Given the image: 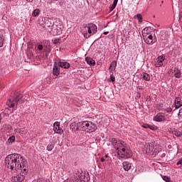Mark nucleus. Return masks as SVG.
<instances>
[{
  "instance_id": "f257e3e1",
  "label": "nucleus",
  "mask_w": 182,
  "mask_h": 182,
  "mask_svg": "<svg viewBox=\"0 0 182 182\" xmlns=\"http://www.w3.org/2000/svg\"><path fill=\"white\" fill-rule=\"evenodd\" d=\"M5 167L12 171L21 170L23 174L28 173V161L19 154H11L5 158Z\"/></svg>"
},
{
  "instance_id": "f03ea898",
  "label": "nucleus",
  "mask_w": 182,
  "mask_h": 182,
  "mask_svg": "<svg viewBox=\"0 0 182 182\" xmlns=\"http://www.w3.org/2000/svg\"><path fill=\"white\" fill-rule=\"evenodd\" d=\"M26 100H28L25 97L23 98V96H22L21 93L17 92L9 99L7 105L9 107H13L14 109H16V107H18V105L23 103V102H25Z\"/></svg>"
},
{
  "instance_id": "7ed1b4c3",
  "label": "nucleus",
  "mask_w": 182,
  "mask_h": 182,
  "mask_svg": "<svg viewBox=\"0 0 182 182\" xmlns=\"http://www.w3.org/2000/svg\"><path fill=\"white\" fill-rule=\"evenodd\" d=\"M79 126L82 132H87V133H93V132L97 130L96 124H93L92 122L89 121L79 122Z\"/></svg>"
},
{
  "instance_id": "20e7f679",
  "label": "nucleus",
  "mask_w": 182,
  "mask_h": 182,
  "mask_svg": "<svg viewBox=\"0 0 182 182\" xmlns=\"http://www.w3.org/2000/svg\"><path fill=\"white\" fill-rule=\"evenodd\" d=\"M156 141H151L146 144L144 148L143 149V152L146 154H150L151 156L154 155V153H159L157 150V146H154Z\"/></svg>"
},
{
  "instance_id": "39448f33",
  "label": "nucleus",
  "mask_w": 182,
  "mask_h": 182,
  "mask_svg": "<svg viewBox=\"0 0 182 182\" xmlns=\"http://www.w3.org/2000/svg\"><path fill=\"white\" fill-rule=\"evenodd\" d=\"M50 33L53 35V36H58V35H62V28L58 26L54 25L50 31Z\"/></svg>"
},
{
  "instance_id": "423d86ee",
  "label": "nucleus",
  "mask_w": 182,
  "mask_h": 182,
  "mask_svg": "<svg viewBox=\"0 0 182 182\" xmlns=\"http://www.w3.org/2000/svg\"><path fill=\"white\" fill-rule=\"evenodd\" d=\"M53 75L54 76H59L60 75V66L58 62H55L53 67Z\"/></svg>"
},
{
  "instance_id": "0eeeda50",
  "label": "nucleus",
  "mask_w": 182,
  "mask_h": 182,
  "mask_svg": "<svg viewBox=\"0 0 182 182\" xmlns=\"http://www.w3.org/2000/svg\"><path fill=\"white\" fill-rule=\"evenodd\" d=\"M54 26H55V21H53V19L50 18H47L46 23L43 26V28H45V29H48V28H53Z\"/></svg>"
},
{
  "instance_id": "6e6552de",
  "label": "nucleus",
  "mask_w": 182,
  "mask_h": 182,
  "mask_svg": "<svg viewBox=\"0 0 182 182\" xmlns=\"http://www.w3.org/2000/svg\"><path fill=\"white\" fill-rule=\"evenodd\" d=\"M60 123L59 122H56L53 124V130L55 133H58V134H62L63 133V129H60Z\"/></svg>"
},
{
  "instance_id": "1a4fd4ad",
  "label": "nucleus",
  "mask_w": 182,
  "mask_h": 182,
  "mask_svg": "<svg viewBox=\"0 0 182 182\" xmlns=\"http://www.w3.org/2000/svg\"><path fill=\"white\" fill-rule=\"evenodd\" d=\"M122 154V156H125L127 157H132V151H130V149H129V148L127 147H123L122 149H121Z\"/></svg>"
},
{
  "instance_id": "9d476101",
  "label": "nucleus",
  "mask_w": 182,
  "mask_h": 182,
  "mask_svg": "<svg viewBox=\"0 0 182 182\" xmlns=\"http://www.w3.org/2000/svg\"><path fill=\"white\" fill-rule=\"evenodd\" d=\"M77 182H89V177H86L85 173H78Z\"/></svg>"
},
{
  "instance_id": "9b49d317",
  "label": "nucleus",
  "mask_w": 182,
  "mask_h": 182,
  "mask_svg": "<svg viewBox=\"0 0 182 182\" xmlns=\"http://www.w3.org/2000/svg\"><path fill=\"white\" fill-rule=\"evenodd\" d=\"M146 43L147 45H152L153 43H156L157 42V38H153V36L149 35L146 39H145Z\"/></svg>"
},
{
  "instance_id": "f8f14e48",
  "label": "nucleus",
  "mask_w": 182,
  "mask_h": 182,
  "mask_svg": "<svg viewBox=\"0 0 182 182\" xmlns=\"http://www.w3.org/2000/svg\"><path fill=\"white\" fill-rule=\"evenodd\" d=\"M58 64L60 68H62L63 69H69V68H70V63L62 61L60 60H59V62H58Z\"/></svg>"
},
{
  "instance_id": "ddd939ff",
  "label": "nucleus",
  "mask_w": 182,
  "mask_h": 182,
  "mask_svg": "<svg viewBox=\"0 0 182 182\" xmlns=\"http://www.w3.org/2000/svg\"><path fill=\"white\" fill-rule=\"evenodd\" d=\"M159 39L160 41H167L168 39V31H161Z\"/></svg>"
},
{
  "instance_id": "4468645a",
  "label": "nucleus",
  "mask_w": 182,
  "mask_h": 182,
  "mask_svg": "<svg viewBox=\"0 0 182 182\" xmlns=\"http://www.w3.org/2000/svg\"><path fill=\"white\" fill-rule=\"evenodd\" d=\"M70 129L73 132H77V130H81L80 126H79V122L78 123H76V122L71 123L70 125Z\"/></svg>"
},
{
  "instance_id": "2eb2a0df",
  "label": "nucleus",
  "mask_w": 182,
  "mask_h": 182,
  "mask_svg": "<svg viewBox=\"0 0 182 182\" xmlns=\"http://www.w3.org/2000/svg\"><path fill=\"white\" fill-rule=\"evenodd\" d=\"M12 180H14L15 182H22L23 180H25V175H22L21 173L18 174L13 177Z\"/></svg>"
},
{
  "instance_id": "dca6fc26",
  "label": "nucleus",
  "mask_w": 182,
  "mask_h": 182,
  "mask_svg": "<svg viewBox=\"0 0 182 182\" xmlns=\"http://www.w3.org/2000/svg\"><path fill=\"white\" fill-rule=\"evenodd\" d=\"M155 122H165L166 117L160 113L157 114L156 116L154 117Z\"/></svg>"
},
{
  "instance_id": "f3484780",
  "label": "nucleus",
  "mask_w": 182,
  "mask_h": 182,
  "mask_svg": "<svg viewBox=\"0 0 182 182\" xmlns=\"http://www.w3.org/2000/svg\"><path fill=\"white\" fill-rule=\"evenodd\" d=\"M122 166H123L124 170H125V171H129V170H130V168H132V164H130V162H129V161H124L122 163Z\"/></svg>"
},
{
  "instance_id": "a211bd4d",
  "label": "nucleus",
  "mask_w": 182,
  "mask_h": 182,
  "mask_svg": "<svg viewBox=\"0 0 182 182\" xmlns=\"http://www.w3.org/2000/svg\"><path fill=\"white\" fill-rule=\"evenodd\" d=\"M182 104H181V98L180 97H176L175 99V107L176 109H179V107H181Z\"/></svg>"
},
{
  "instance_id": "6ab92c4d",
  "label": "nucleus",
  "mask_w": 182,
  "mask_h": 182,
  "mask_svg": "<svg viewBox=\"0 0 182 182\" xmlns=\"http://www.w3.org/2000/svg\"><path fill=\"white\" fill-rule=\"evenodd\" d=\"M164 61V57L160 55L158 57V64H156V68H160L163 66V62Z\"/></svg>"
},
{
  "instance_id": "aec40b11",
  "label": "nucleus",
  "mask_w": 182,
  "mask_h": 182,
  "mask_svg": "<svg viewBox=\"0 0 182 182\" xmlns=\"http://www.w3.org/2000/svg\"><path fill=\"white\" fill-rule=\"evenodd\" d=\"M116 66H117V61L113 60L110 64L109 70H111V72H114V70H116Z\"/></svg>"
},
{
  "instance_id": "412c9836",
  "label": "nucleus",
  "mask_w": 182,
  "mask_h": 182,
  "mask_svg": "<svg viewBox=\"0 0 182 182\" xmlns=\"http://www.w3.org/2000/svg\"><path fill=\"white\" fill-rule=\"evenodd\" d=\"M85 60L87 63L91 66H95V65H96V62H95V60H93L92 58L87 57L85 58Z\"/></svg>"
},
{
  "instance_id": "4be33fe9",
  "label": "nucleus",
  "mask_w": 182,
  "mask_h": 182,
  "mask_svg": "<svg viewBox=\"0 0 182 182\" xmlns=\"http://www.w3.org/2000/svg\"><path fill=\"white\" fill-rule=\"evenodd\" d=\"M173 73H174L175 77H176L177 79H180V77H181V71H180L178 68H175L173 70Z\"/></svg>"
},
{
  "instance_id": "5701e85b",
  "label": "nucleus",
  "mask_w": 182,
  "mask_h": 182,
  "mask_svg": "<svg viewBox=\"0 0 182 182\" xmlns=\"http://www.w3.org/2000/svg\"><path fill=\"white\" fill-rule=\"evenodd\" d=\"M88 27L92 31V35L97 32V26L93 23L88 24Z\"/></svg>"
},
{
  "instance_id": "b1692460",
  "label": "nucleus",
  "mask_w": 182,
  "mask_h": 182,
  "mask_svg": "<svg viewBox=\"0 0 182 182\" xmlns=\"http://www.w3.org/2000/svg\"><path fill=\"white\" fill-rule=\"evenodd\" d=\"M46 17H40L38 18V23L41 25V26H45V23L46 22Z\"/></svg>"
},
{
  "instance_id": "393cba45",
  "label": "nucleus",
  "mask_w": 182,
  "mask_h": 182,
  "mask_svg": "<svg viewBox=\"0 0 182 182\" xmlns=\"http://www.w3.org/2000/svg\"><path fill=\"white\" fill-rule=\"evenodd\" d=\"M141 76H142V79H144V80H146V82H149L150 75L149 73H143Z\"/></svg>"
},
{
  "instance_id": "a878e982",
  "label": "nucleus",
  "mask_w": 182,
  "mask_h": 182,
  "mask_svg": "<svg viewBox=\"0 0 182 182\" xmlns=\"http://www.w3.org/2000/svg\"><path fill=\"white\" fill-rule=\"evenodd\" d=\"M150 32H151V27H146L142 30V33L145 35H150Z\"/></svg>"
},
{
  "instance_id": "bb28decb",
  "label": "nucleus",
  "mask_w": 182,
  "mask_h": 182,
  "mask_svg": "<svg viewBox=\"0 0 182 182\" xmlns=\"http://www.w3.org/2000/svg\"><path fill=\"white\" fill-rule=\"evenodd\" d=\"M54 148L55 144H53V142H50V144L47 146L48 151H52V150H53Z\"/></svg>"
},
{
  "instance_id": "cd10ccee",
  "label": "nucleus",
  "mask_w": 182,
  "mask_h": 182,
  "mask_svg": "<svg viewBox=\"0 0 182 182\" xmlns=\"http://www.w3.org/2000/svg\"><path fill=\"white\" fill-rule=\"evenodd\" d=\"M173 134H174L175 136H176V137H181L182 136V132L177 130V129H174L173 132H172Z\"/></svg>"
},
{
  "instance_id": "c85d7f7f",
  "label": "nucleus",
  "mask_w": 182,
  "mask_h": 182,
  "mask_svg": "<svg viewBox=\"0 0 182 182\" xmlns=\"http://www.w3.org/2000/svg\"><path fill=\"white\" fill-rule=\"evenodd\" d=\"M117 2H119V0H114V2L112 5V6L109 7V11H113L117 6Z\"/></svg>"
},
{
  "instance_id": "c756f323",
  "label": "nucleus",
  "mask_w": 182,
  "mask_h": 182,
  "mask_svg": "<svg viewBox=\"0 0 182 182\" xmlns=\"http://www.w3.org/2000/svg\"><path fill=\"white\" fill-rule=\"evenodd\" d=\"M39 14H41V10H39L38 9H36L33 11L32 16L34 17H36L38 16V15H39Z\"/></svg>"
},
{
  "instance_id": "7c9ffc66",
  "label": "nucleus",
  "mask_w": 182,
  "mask_h": 182,
  "mask_svg": "<svg viewBox=\"0 0 182 182\" xmlns=\"http://www.w3.org/2000/svg\"><path fill=\"white\" fill-rule=\"evenodd\" d=\"M136 18H137V19H138V22H139V23H141L143 22V16H141V14H137L136 15Z\"/></svg>"
},
{
  "instance_id": "2f4dec72",
  "label": "nucleus",
  "mask_w": 182,
  "mask_h": 182,
  "mask_svg": "<svg viewBox=\"0 0 182 182\" xmlns=\"http://www.w3.org/2000/svg\"><path fill=\"white\" fill-rule=\"evenodd\" d=\"M17 132L18 133H20L21 134H26V133H28V129H26L25 128H21V129H18Z\"/></svg>"
},
{
  "instance_id": "473e14b6",
  "label": "nucleus",
  "mask_w": 182,
  "mask_h": 182,
  "mask_svg": "<svg viewBox=\"0 0 182 182\" xmlns=\"http://www.w3.org/2000/svg\"><path fill=\"white\" fill-rule=\"evenodd\" d=\"M118 144H120L122 146V147H127V144H126L124 141L122 140H119L118 141Z\"/></svg>"
},
{
  "instance_id": "72a5a7b5",
  "label": "nucleus",
  "mask_w": 182,
  "mask_h": 182,
  "mask_svg": "<svg viewBox=\"0 0 182 182\" xmlns=\"http://www.w3.org/2000/svg\"><path fill=\"white\" fill-rule=\"evenodd\" d=\"M162 178L166 182H171V180L170 179V177H168L167 176H163Z\"/></svg>"
},
{
  "instance_id": "f704fd0d",
  "label": "nucleus",
  "mask_w": 182,
  "mask_h": 182,
  "mask_svg": "<svg viewBox=\"0 0 182 182\" xmlns=\"http://www.w3.org/2000/svg\"><path fill=\"white\" fill-rule=\"evenodd\" d=\"M9 143H14L15 141V136H11L8 139Z\"/></svg>"
},
{
  "instance_id": "c9c22d12",
  "label": "nucleus",
  "mask_w": 182,
  "mask_h": 182,
  "mask_svg": "<svg viewBox=\"0 0 182 182\" xmlns=\"http://www.w3.org/2000/svg\"><path fill=\"white\" fill-rule=\"evenodd\" d=\"M111 143L114 145V146H116V144H117V143H119V141H117L116 139V138H112L111 139Z\"/></svg>"
},
{
  "instance_id": "e433bc0d",
  "label": "nucleus",
  "mask_w": 182,
  "mask_h": 182,
  "mask_svg": "<svg viewBox=\"0 0 182 182\" xmlns=\"http://www.w3.org/2000/svg\"><path fill=\"white\" fill-rule=\"evenodd\" d=\"M2 46H4V37L0 35V48H2Z\"/></svg>"
},
{
  "instance_id": "4c0bfd02",
  "label": "nucleus",
  "mask_w": 182,
  "mask_h": 182,
  "mask_svg": "<svg viewBox=\"0 0 182 182\" xmlns=\"http://www.w3.org/2000/svg\"><path fill=\"white\" fill-rule=\"evenodd\" d=\"M110 80H111V82H115V80H116V77H114L113 73H112V74L110 75Z\"/></svg>"
},
{
  "instance_id": "58836bf2",
  "label": "nucleus",
  "mask_w": 182,
  "mask_h": 182,
  "mask_svg": "<svg viewBox=\"0 0 182 182\" xmlns=\"http://www.w3.org/2000/svg\"><path fill=\"white\" fill-rule=\"evenodd\" d=\"M149 129H150L151 130H156V127L154 125L149 124Z\"/></svg>"
},
{
  "instance_id": "ea45409f",
  "label": "nucleus",
  "mask_w": 182,
  "mask_h": 182,
  "mask_svg": "<svg viewBox=\"0 0 182 182\" xmlns=\"http://www.w3.org/2000/svg\"><path fill=\"white\" fill-rule=\"evenodd\" d=\"M140 97H141V93H140V92H136V99H140Z\"/></svg>"
},
{
  "instance_id": "a19ab883",
  "label": "nucleus",
  "mask_w": 182,
  "mask_h": 182,
  "mask_svg": "<svg viewBox=\"0 0 182 182\" xmlns=\"http://www.w3.org/2000/svg\"><path fill=\"white\" fill-rule=\"evenodd\" d=\"M157 109H158V110H161V111L164 110L163 105H157Z\"/></svg>"
},
{
  "instance_id": "79ce46f5",
  "label": "nucleus",
  "mask_w": 182,
  "mask_h": 182,
  "mask_svg": "<svg viewBox=\"0 0 182 182\" xmlns=\"http://www.w3.org/2000/svg\"><path fill=\"white\" fill-rule=\"evenodd\" d=\"M142 127H144V129H149V127H150V124H144L142 125Z\"/></svg>"
},
{
  "instance_id": "37998d69",
  "label": "nucleus",
  "mask_w": 182,
  "mask_h": 182,
  "mask_svg": "<svg viewBox=\"0 0 182 182\" xmlns=\"http://www.w3.org/2000/svg\"><path fill=\"white\" fill-rule=\"evenodd\" d=\"M120 150H121L120 148L117 147L116 151L117 153V156H120V153H122V151H120Z\"/></svg>"
},
{
  "instance_id": "c03bdc74",
  "label": "nucleus",
  "mask_w": 182,
  "mask_h": 182,
  "mask_svg": "<svg viewBox=\"0 0 182 182\" xmlns=\"http://www.w3.org/2000/svg\"><path fill=\"white\" fill-rule=\"evenodd\" d=\"M87 28L88 29L87 30L88 33L92 36V33L93 31H92V29L89 26H87Z\"/></svg>"
},
{
  "instance_id": "a18cd8bd",
  "label": "nucleus",
  "mask_w": 182,
  "mask_h": 182,
  "mask_svg": "<svg viewBox=\"0 0 182 182\" xmlns=\"http://www.w3.org/2000/svg\"><path fill=\"white\" fill-rule=\"evenodd\" d=\"M90 36H92L90 34L89 35V34H87V33H85L84 34V38H86L87 39L88 38H90Z\"/></svg>"
},
{
  "instance_id": "49530a36",
  "label": "nucleus",
  "mask_w": 182,
  "mask_h": 182,
  "mask_svg": "<svg viewBox=\"0 0 182 182\" xmlns=\"http://www.w3.org/2000/svg\"><path fill=\"white\" fill-rule=\"evenodd\" d=\"M146 102H151V96L149 95L146 97Z\"/></svg>"
},
{
  "instance_id": "de8ad7c7",
  "label": "nucleus",
  "mask_w": 182,
  "mask_h": 182,
  "mask_svg": "<svg viewBox=\"0 0 182 182\" xmlns=\"http://www.w3.org/2000/svg\"><path fill=\"white\" fill-rule=\"evenodd\" d=\"M38 49H39V50H43V46H42V45H38Z\"/></svg>"
},
{
  "instance_id": "09e8293b",
  "label": "nucleus",
  "mask_w": 182,
  "mask_h": 182,
  "mask_svg": "<svg viewBox=\"0 0 182 182\" xmlns=\"http://www.w3.org/2000/svg\"><path fill=\"white\" fill-rule=\"evenodd\" d=\"M179 21L182 23V11L179 13Z\"/></svg>"
},
{
  "instance_id": "8fccbe9b",
  "label": "nucleus",
  "mask_w": 182,
  "mask_h": 182,
  "mask_svg": "<svg viewBox=\"0 0 182 182\" xmlns=\"http://www.w3.org/2000/svg\"><path fill=\"white\" fill-rule=\"evenodd\" d=\"M147 35H149V34L142 33V36H143L144 41H146V38H147Z\"/></svg>"
},
{
  "instance_id": "3c124183",
  "label": "nucleus",
  "mask_w": 182,
  "mask_h": 182,
  "mask_svg": "<svg viewBox=\"0 0 182 182\" xmlns=\"http://www.w3.org/2000/svg\"><path fill=\"white\" fill-rule=\"evenodd\" d=\"M172 109L171 108H167L166 109V111L167 112V113H170L171 112H172Z\"/></svg>"
},
{
  "instance_id": "603ef678",
  "label": "nucleus",
  "mask_w": 182,
  "mask_h": 182,
  "mask_svg": "<svg viewBox=\"0 0 182 182\" xmlns=\"http://www.w3.org/2000/svg\"><path fill=\"white\" fill-rule=\"evenodd\" d=\"M101 161H102V163H103V162L106 161V159L102 157V158H101Z\"/></svg>"
},
{
  "instance_id": "864d4df0",
  "label": "nucleus",
  "mask_w": 182,
  "mask_h": 182,
  "mask_svg": "<svg viewBox=\"0 0 182 182\" xmlns=\"http://www.w3.org/2000/svg\"><path fill=\"white\" fill-rule=\"evenodd\" d=\"M137 89H139V90H141L143 89V87L142 86H139V87H137Z\"/></svg>"
},
{
  "instance_id": "5fc2aeb1",
  "label": "nucleus",
  "mask_w": 182,
  "mask_h": 182,
  "mask_svg": "<svg viewBox=\"0 0 182 182\" xmlns=\"http://www.w3.org/2000/svg\"><path fill=\"white\" fill-rule=\"evenodd\" d=\"M182 114V108H181L180 109H179V113H178V116H180V114Z\"/></svg>"
},
{
  "instance_id": "6e6d98bb",
  "label": "nucleus",
  "mask_w": 182,
  "mask_h": 182,
  "mask_svg": "<svg viewBox=\"0 0 182 182\" xmlns=\"http://www.w3.org/2000/svg\"><path fill=\"white\" fill-rule=\"evenodd\" d=\"M118 147H119V149L120 150H122L121 148L123 147V146H122V145H121V144H118Z\"/></svg>"
},
{
  "instance_id": "4d7b16f0",
  "label": "nucleus",
  "mask_w": 182,
  "mask_h": 182,
  "mask_svg": "<svg viewBox=\"0 0 182 182\" xmlns=\"http://www.w3.org/2000/svg\"><path fill=\"white\" fill-rule=\"evenodd\" d=\"M107 33H109V31H105L103 33L104 35H107Z\"/></svg>"
},
{
  "instance_id": "13d9d810",
  "label": "nucleus",
  "mask_w": 182,
  "mask_h": 182,
  "mask_svg": "<svg viewBox=\"0 0 182 182\" xmlns=\"http://www.w3.org/2000/svg\"><path fill=\"white\" fill-rule=\"evenodd\" d=\"M27 2H33V0H26Z\"/></svg>"
},
{
  "instance_id": "bf43d9fd",
  "label": "nucleus",
  "mask_w": 182,
  "mask_h": 182,
  "mask_svg": "<svg viewBox=\"0 0 182 182\" xmlns=\"http://www.w3.org/2000/svg\"><path fill=\"white\" fill-rule=\"evenodd\" d=\"M58 40L54 41V43H58Z\"/></svg>"
},
{
  "instance_id": "052dcab7",
  "label": "nucleus",
  "mask_w": 182,
  "mask_h": 182,
  "mask_svg": "<svg viewBox=\"0 0 182 182\" xmlns=\"http://www.w3.org/2000/svg\"><path fill=\"white\" fill-rule=\"evenodd\" d=\"M107 157H109V155H108V154H106V155H105V159H107Z\"/></svg>"
},
{
  "instance_id": "680f3d73",
  "label": "nucleus",
  "mask_w": 182,
  "mask_h": 182,
  "mask_svg": "<svg viewBox=\"0 0 182 182\" xmlns=\"http://www.w3.org/2000/svg\"><path fill=\"white\" fill-rule=\"evenodd\" d=\"M1 117H0V122H1Z\"/></svg>"
}]
</instances>
